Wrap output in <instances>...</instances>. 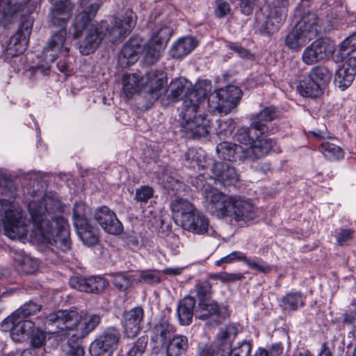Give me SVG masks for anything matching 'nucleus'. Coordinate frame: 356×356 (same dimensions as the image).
Listing matches in <instances>:
<instances>
[{"mask_svg": "<svg viewBox=\"0 0 356 356\" xmlns=\"http://www.w3.org/2000/svg\"><path fill=\"white\" fill-rule=\"evenodd\" d=\"M254 131H255L254 128L252 127L251 124L249 127H241L235 134L236 140L240 143L250 145L254 140L252 134Z\"/></svg>", "mask_w": 356, "mask_h": 356, "instance_id": "51", "label": "nucleus"}, {"mask_svg": "<svg viewBox=\"0 0 356 356\" xmlns=\"http://www.w3.org/2000/svg\"><path fill=\"white\" fill-rule=\"evenodd\" d=\"M195 303V299L191 296H185L179 302L177 315L181 325H188L192 323Z\"/></svg>", "mask_w": 356, "mask_h": 356, "instance_id": "29", "label": "nucleus"}, {"mask_svg": "<svg viewBox=\"0 0 356 356\" xmlns=\"http://www.w3.org/2000/svg\"><path fill=\"white\" fill-rule=\"evenodd\" d=\"M139 280L148 284H156L160 282L161 278L156 273L149 270L140 272Z\"/></svg>", "mask_w": 356, "mask_h": 356, "instance_id": "58", "label": "nucleus"}, {"mask_svg": "<svg viewBox=\"0 0 356 356\" xmlns=\"http://www.w3.org/2000/svg\"><path fill=\"white\" fill-rule=\"evenodd\" d=\"M334 44L327 38H319L307 47L302 54V61L312 65L330 58L334 51Z\"/></svg>", "mask_w": 356, "mask_h": 356, "instance_id": "14", "label": "nucleus"}, {"mask_svg": "<svg viewBox=\"0 0 356 356\" xmlns=\"http://www.w3.org/2000/svg\"><path fill=\"white\" fill-rule=\"evenodd\" d=\"M112 283L120 291H125L131 285V279L125 273H116L113 275Z\"/></svg>", "mask_w": 356, "mask_h": 356, "instance_id": "52", "label": "nucleus"}, {"mask_svg": "<svg viewBox=\"0 0 356 356\" xmlns=\"http://www.w3.org/2000/svg\"><path fill=\"white\" fill-rule=\"evenodd\" d=\"M226 309L225 307L220 306L217 302L209 300L198 303L196 317L201 320H206L212 316H219L222 311Z\"/></svg>", "mask_w": 356, "mask_h": 356, "instance_id": "34", "label": "nucleus"}, {"mask_svg": "<svg viewBox=\"0 0 356 356\" xmlns=\"http://www.w3.org/2000/svg\"><path fill=\"white\" fill-rule=\"evenodd\" d=\"M148 98L149 108L155 102L160 100L163 106H168L171 104L178 102L181 95L184 94L185 99L190 92L192 83L184 77L173 79L169 86L170 93L166 95L167 89L165 87L166 81L162 73L157 71H150L146 74L144 79Z\"/></svg>", "mask_w": 356, "mask_h": 356, "instance_id": "5", "label": "nucleus"}, {"mask_svg": "<svg viewBox=\"0 0 356 356\" xmlns=\"http://www.w3.org/2000/svg\"><path fill=\"white\" fill-rule=\"evenodd\" d=\"M298 89L300 95L306 97L316 98L322 92L320 83L313 81L309 77L301 81Z\"/></svg>", "mask_w": 356, "mask_h": 356, "instance_id": "39", "label": "nucleus"}, {"mask_svg": "<svg viewBox=\"0 0 356 356\" xmlns=\"http://www.w3.org/2000/svg\"><path fill=\"white\" fill-rule=\"evenodd\" d=\"M75 228L79 237L86 245L93 246L98 243V229L94 226L87 223Z\"/></svg>", "mask_w": 356, "mask_h": 356, "instance_id": "36", "label": "nucleus"}, {"mask_svg": "<svg viewBox=\"0 0 356 356\" xmlns=\"http://www.w3.org/2000/svg\"><path fill=\"white\" fill-rule=\"evenodd\" d=\"M243 277L244 276L241 273H222L218 275V280L225 283L241 280Z\"/></svg>", "mask_w": 356, "mask_h": 356, "instance_id": "63", "label": "nucleus"}, {"mask_svg": "<svg viewBox=\"0 0 356 356\" xmlns=\"http://www.w3.org/2000/svg\"><path fill=\"white\" fill-rule=\"evenodd\" d=\"M204 207L213 216L218 218L229 217L234 196L228 195L217 188L208 186L204 191Z\"/></svg>", "mask_w": 356, "mask_h": 356, "instance_id": "8", "label": "nucleus"}, {"mask_svg": "<svg viewBox=\"0 0 356 356\" xmlns=\"http://www.w3.org/2000/svg\"><path fill=\"white\" fill-rule=\"evenodd\" d=\"M154 195V189L149 186H142L136 188L135 200L138 202L147 203Z\"/></svg>", "mask_w": 356, "mask_h": 356, "instance_id": "54", "label": "nucleus"}, {"mask_svg": "<svg viewBox=\"0 0 356 356\" xmlns=\"http://www.w3.org/2000/svg\"><path fill=\"white\" fill-rule=\"evenodd\" d=\"M101 321V316L92 312L58 310L49 314L45 318L44 324L48 327L49 333H62L77 340L93 331Z\"/></svg>", "mask_w": 356, "mask_h": 356, "instance_id": "2", "label": "nucleus"}, {"mask_svg": "<svg viewBox=\"0 0 356 356\" xmlns=\"http://www.w3.org/2000/svg\"><path fill=\"white\" fill-rule=\"evenodd\" d=\"M70 284L80 291L98 293L103 291L108 283L104 277L92 276L72 277L70 280Z\"/></svg>", "mask_w": 356, "mask_h": 356, "instance_id": "19", "label": "nucleus"}, {"mask_svg": "<svg viewBox=\"0 0 356 356\" xmlns=\"http://www.w3.org/2000/svg\"><path fill=\"white\" fill-rule=\"evenodd\" d=\"M200 356H227L216 345H205L200 352Z\"/></svg>", "mask_w": 356, "mask_h": 356, "instance_id": "60", "label": "nucleus"}, {"mask_svg": "<svg viewBox=\"0 0 356 356\" xmlns=\"http://www.w3.org/2000/svg\"><path fill=\"white\" fill-rule=\"evenodd\" d=\"M318 21L316 13L310 10L305 13L294 26L312 40L319 32Z\"/></svg>", "mask_w": 356, "mask_h": 356, "instance_id": "27", "label": "nucleus"}, {"mask_svg": "<svg viewBox=\"0 0 356 356\" xmlns=\"http://www.w3.org/2000/svg\"><path fill=\"white\" fill-rule=\"evenodd\" d=\"M318 149L325 159L330 161H337L343 157V149L339 146L328 141L322 142Z\"/></svg>", "mask_w": 356, "mask_h": 356, "instance_id": "40", "label": "nucleus"}, {"mask_svg": "<svg viewBox=\"0 0 356 356\" xmlns=\"http://www.w3.org/2000/svg\"><path fill=\"white\" fill-rule=\"evenodd\" d=\"M256 135V133L254 134ZM260 136L257 137L256 140L250 144L249 147L243 149V154L242 156L245 160L254 161L266 155L273 148L275 142L267 138H259Z\"/></svg>", "mask_w": 356, "mask_h": 356, "instance_id": "23", "label": "nucleus"}, {"mask_svg": "<svg viewBox=\"0 0 356 356\" xmlns=\"http://www.w3.org/2000/svg\"><path fill=\"white\" fill-rule=\"evenodd\" d=\"M90 213V208L83 202H77L73 209V220L74 227L81 226L89 223L88 216Z\"/></svg>", "mask_w": 356, "mask_h": 356, "instance_id": "47", "label": "nucleus"}, {"mask_svg": "<svg viewBox=\"0 0 356 356\" xmlns=\"http://www.w3.org/2000/svg\"><path fill=\"white\" fill-rule=\"evenodd\" d=\"M211 90V81H201L194 88L191 87L190 92L183 99L182 110L180 113L182 119L181 127L186 134L191 138H200L209 134V121L204 116L197 115L196 113Z\"/></svg>", "mask_w": 356, "mask_h": 356, "instance_id": "4", "label": "nucleus"}, {"mask_svg": "<svg viewBox=\"0 0 356 356\" xmlns=\"http://www.w3.org/2000/svg\"><path fill=\"white\" fill-rule=\"evenodd\" d=\"M164 49L165 47L149 40L145 47V63L148 65L155 64L160 59Z\"/></svg>", "mask_w": 356, "mask_h": 356, "instance_id": "42", "label": "nucleus"}, {"mask_svg": "<svg viewBox=\"0 0 356 356\" xmlns=\"http://www.w3.org/2000/svg\"><path fill=\"white\" fill-rule=\"evenodd\" d=\"M257 0H241L240 8L241 13L245 15H249L253 11L254 6Z\"/></svg>", "mask_w": 356, "mask_h": 356, "instance_id": "64", "label": "nucleus"}, {"mask_svg": "<svg viewBox=\"0 0 356 356\" xmlns=\"http://www.w3.org/2000/svg\"><path fill=\"white\" fill-rule=\"evenodd\" d=\"M289 0H274L265 20L261 23L259 32L267 36L277 32L286 19Z\"/></svg>", "mask_w": 356, "mask_h": 356, "instance_id": "11", "label": "nucleus"}, {"mask_svg": "<svg viewBox=\"0 0 356 356\" xmlns=\"http://www.w3.org/2000/svg\"><path fill=\"white\" fill-rule=\"evenodd\" d=\"M280 305L285 311H296L305 305V298L300 292L291 291L282 298Z\"/></svg>", "mask_w": 356, "mask_h": 356, "instance_id": "38", "label": "nucleus"}, {"mask_svg": "<svg viewBox=\"0 0 356 356\" xmlns=\"http://www.w3.org/2000/svg\"><path fill=\"white\" fill-rule=\"evenodd\" d=\"M175 332V326L170 323L169 318L164 314L151 327L150 341L152 343L164 346Z\"/></svg>", "mask_w": 356, "mask_h": 356, "instance_id": "18", "label": "nucleus"}, {"mask_svg": "<svg viewBox=\"0 0 356 356\" xmlns=\"http://www.w3.org/2000/svg\"><path fill=\"white\" fill-rule=\"evenodd\" d=\"M216 151L218 157L223 161L219 162L243 161V148L236 143L224 141L217 145Z\"/></svg>", "mask_w": 356, "mask_h": 356, "instance_id": "26", "label": "nucleus"}, {"mask_svg": "<svg viewBox=\"0 0 356 356\" xmlns=\"http://www.w3.org/2000/svg\"><path fill=\"white\" fill-rule=\"evenodd\" d=\"M181 226L190 232L203 235L208 233L209 220L202 212L196 209L189 217L184 218Z\"/></svg>", "mask_w": 356, "mask_h": 356, "instance_id": "24", "label": "nucleus"}, {"mask_svg": "<svg viewBox=\"0 0 356 356\" xmlns=\"http://www.w3.org/2000/svg\"><path fill=\"white\" fill-rule=\"evenodd\" d=\"M145 76L146 74L140 78L136 74H127L123 76L122 88L127 97H131L134 94L142 90L144 92V97L148 101L147 89L145 88L146 83L144 81Z\"/></svg>", "mask_w": 356, "mask_h": 356, "instance_id": "28", "label": "nucleus"}, {"mask_svg": "<svg viewBox=\"0 0 356 356\" xmlns=\"http://www.w3.org/2000/svg\"><path fill=\"white\" fill-rule=\"evenodd\" d=\"M354 231L351 229H341L337 236V244L343 245L353 238Z\"/></svg>", "mask_w": 356, "mask_h": 356, "instance_id": "62", "label": "nucleus"}, {"mask_svg": "<svg viewBox=\"0 0 356 356\" xmlns=\"http://www.w3.org/2000/svg\"><path fill=\"white\" fill-rule=\"evenodd\" d=\"M355 74L348 71L345 67H340L336 72L334 83L340 90L348 88L355 79Z\"/></svg>", "mask_w": 356, "mask_h": 356, "instance_id": "43", "label": "nucleus"}, {"mask_svg": "<svg viewBox=\"0 0 356 356\" xmlns=\"http://www.w3.org/2000/svg\"><path fill=\"white\" fill-rule=\"evenodd\" d=\"M165 346L166 356H182L188 348V340L184 335L173 334Z\"/></svg>", "mask_w": 356, "mask_h": 356, "instance_id": "33", "label": "nucleus"}, {"mask_svg": "<svg viewBox=\"0 0 356 356\" xmlns=\"http://www.w3.org/2000/svg\"><path fill=\"white\" fill-rule=\"evenodd\" d=\"M136 24V15L131 10H127L121 18H114L111 25L104 30L106 37L113 43L124 39L129 34Z\"/></svg>", "mask_w": 356, "mask_h": 356, "instance_id": "13", "label": "nucleus"}, {"mask_svg": "<svg viewBox=\"0 0 356 356\" xmlns=\"http://www.w3.org/2000/svg\"><path fill=\"white\" fill-rule=\"evenodd\" d=\"M211 170L214 179L224 186L234 185L238 181V175L231 163L215 162Z\"/></svg>", "mask_w": 356, "mask_h": 356, "instance_id": "22", "label": "nucleus"}, {"mask_svg": "<svg viewBox=\"0 0 356 356\" xmlns=\"http://www.w3.org/2000/svg\"><path fill=\"white\" fill-rule=\"evenodd\" d=\"M236 327L233 325H229L225 328L221 329L218 334V337L223 341H225L228 343H231L236 338Z\"/></svg>", "mask_w": 356, "mask_h": 356, "instance_id": "57", "label": "nucleus"}, {"mask_svg": "<svg viewBox=\"0 0 356 356\" xmlns=\"http://www.w3.org/2000/svg\"><path fill=\"white\" fill-rule=\"evenodd\" d=\"M172 34V30L170 26L166 24L160 25L159 27L154 31L150 40L165 47Z\"/></svg>", "mask_w": 356, "mask_h": 356, "instance_id": "48", "label": "nucleus"}, {"mask_svg": "<svg viewBox=\"0 0 356 356\" xmlns=\"http://www.w3.org/2000/svg\"><path fill=\"white\" fill-rule=\"evenodd\" d=\"M93 217L100 227L109 234L118 235L123 231L122 224L117 218L115 213L106 206L97 207Z\"/></svg>", "mask_w": 356, "mask_h": 356, "instance_id": "15", "label": "nucleus"}, {"mask_svg": "<svg viewBox=\"0 0 356 356\" xmlns=\"http://www.w3.org/2000/svg\"><path fill=\"white\" fill-rule=\"evenodd\" d=\"M14 259L19 268H20L19 270L26 274H31L38 269V264L37 260L25 254L24 252L15 254Z\"/></svg>", "mask_w": 356, "mask_h": 356, "instance_id": "41", "label": "nucleus"}, {"mask_svg": "<svg viewBox=\"0 0 356 356\" xmlns=\"http://www.w3.org/2000/svg\"><path fill=\"white\" fill-rule=\"evenodd\" d=\"M41 308L42 306L40 304L33 300H30L24 304L13 314H14V316H19L22 318L33 320V317L40 312Z\"/></svg>", "mask_w": 356, "mask_h": 356, "instance_id": "46", "label": "nucleus"}, {"mask_svg": "<svg viewBox=\"0 0 356 356\" xmlns=\"http://www.w3.org/2000/svg\"><path fill=\"white\" fill-rule=\"evenodd\" d=\"M32 223V234L45 245L46 259L51 263L63 260L71 250L70 225L62 215L61 202L56 193L48 192L40 202L28 204Z\"/></svg>", "mask_w": 356, "mask_h": 356, "instance_id": "1", "label": "nucleus"}, {"mask_svg": "<svg viewBox=\"0 0 356 356\" xmlns=\"http://www.w3.org/2000/svg\"><path fill=\"white\" fill-rule=\"evenodd\" d=\"M245 255L240 251H234L228 255L221 258L216 261V266H220L222 264H229L236 260H241L244 262Z\"/></svg>", "mask_w": 356, "mask_h": 356, "instance_id": "59", "label": "nucleus"}, {"mask_svg": "<svg viewBox=\"0 0 356 356\" xmlns=\"http://www.w3.org/2000/svg\"><path fill=\"white\" fill-rule=\"evenodd\" d=\"M257 216V209L250 200L234 196L229 218L238 222H247L254 220Z\"/></svg>", "mask_w": 356, "mask_h": 356, "instance_id": "16", "label": "nucleus"}, {"mask_svg": "<svg viewBox=\"0 0 356 356\" xmlns=\"http://www.w3.org/2000/svg\"><path fill=\"white\" fill-rule=\"evenodd\" d=\"M195 291L199 302H206L210 300L211 295V284L207 281L197 282L195 286Z\"/></svg>", "mask_w": 356, "mask_h": 356, "instance_id": "50", "label": "nucleus"}, {"mask_svg": "<svg viewBox=\"0 0 356 356\" xmlns=\"http://www.w3.org/2000/svg\"><path fill=\"white\" fill-rule=\"evenodd\" d=\"M33 19L31 16H24L17 31L13 35L8 43L6 49L7 56L14 57L23 54L26 50L29 37L31 33Z\"/></svg>", "mask_w": 356, "mask_h": 356, "instance_id": "12", "label": "nucleus"}, {"mask_svg": "<svg viewBox=\"0 0 356 356\" xmlns=\"http://www.w3.org/2000/svg\"><path fill=\"white\" fill-rule=\"evenodd\" d=\"M281 111L274 106L262 108L258 113L250 118L251 126L254 128L256 136H261L268 131V123L277 120L281 116Z\"/></svg>", "mask_w": 356, "mask_h": 356, "instance_id": "17", "label": "nucleus"}, {"mask_svg": "<svg viewBox=\"0 0 356 356\" xmlns=\"http://www.w3.org/2000/svg\"><path fill=\"white\" fill-rule=\"evenodd\" d=\"M54 5L49 17L53 25L63 27L72 16L74 4L70 0H49Z\"/></svg>", "mask_w": 356, "mask_h": 356, "instance_id": "20", "label": "nucleus"}, {"mask_svg": "<svg viewBox=\"0 0 356 356\" xmlns=\"http://www.w3.org/2000/svg\"><path fill=\"white\" fill-rule=\"evenodd\" d=\"M197 45V40L191 37H184L173 44L170 54L174 58H181L189 54Z\"/></svg>", "mask_w": 356, "mask_h": 356, "instance_id": "31", "label": "nucleus"}, {"mask_svg": "<svg viewBox=\"0 0 356 356\" xmlns=\"http://www.w3.org/2000/svg\"><path fill=\"white\" fill-rule=\"evenodd\" d=\"M185 165L190 168L202 170L207 165V160L202 150L191 148L185 153Z\"/></svg>", "mask_w": 356, "mask_h": 356, "instance_id": "37", "label": "nucleus"}, {"mask_svg": "<svg viewBox=\"0 0 356 356\" xmlns=\"http://www.w3.org/2000/svg\"><path fill=\"white\" fill-rule=\"evenodd\" d=\"M310 40H312L307 35L293 26L285 37V44L289 49L298 51L306 42Z\"/></svg>", "mask_w": 356, "mask_h": 356, "instance_id": "35", "label": "nucleus"}, {"mask_svg": "<svg viewBox=\"0 0 356 356\" xmlns=\"http://www.w3.org/2000/svg\"><path fill=\"white\" fill-rule=\"evenodd\" d=\"M332 73L328 68L323 65H318L313 67L309 74V77L313 81L320 83V86L327 84L332 79Z\"/></svg>", "mask_w": 356, "mask_h": 356, "instance_id": "45", "label": "nucleus"}, {"mask_svg": "<svg viewBox=\"0 0 356 356\" xmlns=\"http://www.w3.org/2000/svg\"><path fill=\"white\" fill-rule=\"evenodd\" d=\"M143 317L144 310L141 307H136L124 313L122 326L128 338L134 337L139 333Z\"/></svg>", "mask_w": 356, "mask_h": 356, "instance_id": "21", "label": "nucleus"}, {"mask_svg": "<svg viewBox=\"0 0 356 356\" xmlns=\"http://www.w3.org/2000/svg\"><path fill=\"white\" fill-rule=\"evenodd\" d=\"M121 334L115 327L104 330L90 344L89 352L92 356H111L117 348Z\"/></svg>", "mask_w": 356, "mask_h": 356, "instance_id": "10", "label": "nucleus"}, {"mask_svg": "<svg viewBox=\"0 0 356 356\" xmlns=\"http://www.w3.org/2000/svg\"><path fill=\"white\" fill-rule=\"evenodd\" d=\"M29 337H31V344L33 347L32 349L39 348L44 344L46 332L39 329L38 327L36 330L33 328L31 335Z\"/></svg>", "mask_w": 356, "mask_h": 356, "instance_id": "55", "label": "nucleus"}, {"mask_svg": "<svg viewBox=\"0 0 356 356\" xmlns=\"http://www.w3.org/2000/svg\"><path fill=\"white\" fill-rule=\"evenodd\" d=\"M244 263L250 269L264 274L268 273L272 270L271 266L261 259H259L257 261H252L245 257Z\"/></svg>", "mask_w": 356, "mask_h": 356, "instance_id": "53", "label": "nucleus"}, {"mask_svg": "<svg viewBox=\"0 0 356 356\" xmlns=\"http://www.w3.org/2000/svg\"><path fill=\"white\" fill-rule=\"evenodd\" d=\"M170 207L174 217L180 225L183 224L185 217L187 218L197 209L189 201L182 198L175 200Z\"/></svg>", "mask_w": 356, "mask_h": 356, "instance_id": "32", "label": "nucleus"}, {"mask_svg": "<svg viewBox=\"0 0 356 356\" xmlns=\"http://www.w3.org/2000/svg\"><path fill=\"white\" fill-rule=\"evenodd\" d=\"M66 35V29L61 28L48 40L47 44L43 50V56L47 61L54 62L57 58L58 54L63 49Z\"/></svg>", "mask_w": 356, "mask_h": 356, "instance_id": "25", "label": "nucleus"}, {"mask_svg": "<svg viewBox=\"0 0 356 356\" xmlns=\"http://www.w3.org/2000/svg\"><path fill=\"white\" fill-rule=\"evenodd\" d=\"M143 46L137 39H130L122 49L119 55V60L122 63L130 65L138 58V54L142 51Z\"/></svg>", "mask_w": 356, "mask_h": 356, "instance_id": "30", "label": "nucleus"}, {"mask_svg": "<svg viewBox=\"0 0 356 356\" xmlns=\"http://www.w3.org/2000/svg\"><path fill=\"white\" fill-rule=\"evenodd\" d=\"M175 172L171 168L168 166L163 167L157 175L159 183L167 189L174 190L175 186L178 184V181L175 178Z\"/></svg>", "mask_w": 356, "mask_h": 356, "instance_id": "44", "label": "nucleus"}, {"mask_svg": "<svg viewBox=\"0 0 356 356\" xmlns=\"http://www.w3.org/2000/svg\"><path fill=\"white\" fill-rule=\"evenodd\" d=\"M231 8L229 3L222 1L216 2L215 15L218 18H222L230 13Z\"/></svg>", "mask_w": 356, "mask_h": 356, "instance_id": "61", "label": "nucleus"}, {"mask_svg": "<svg viewBox=\"0 0 356 356\" xmlns=\"http://www.w3.org/2000/svg\"><path fill=\"white\" fill-rule=\"evenodd\" d=\"M79 8L81 11L76 15L73 24V35L74 38L84 36L79 42V49L82 55H89L97 49L106 38L104 30L107 27V22L102 21L99 24H91L99 8L98 3L89 4V0H80Z\"/></svg>", "mask_w": 356, "mask_h": 356, "instance_id": "3", "label": "nucleus"}, {"mask_svg": "<svg viewBox=\"0 0 356 356\" xmlns=\"http://www.w3.org/2000/svg\"><path fill=\"white\" fill-rule=\"evenodd\" d=\"M147 343V337H141L138 338L128 351L127 356H142L145 350Z\"/></svg>", "mask_w": 356, "mask_h": 356, "instance_id": "56", "label": "nucleus"}, {"mask_svg": "<svg viewBox=\"0 0 356 356\" xmlns=\"http://www.w3.org/2000/svg\"><path fill=\"white\" fill-rule=\"evenodd\" d=\"M43 319L41 317H36L35 321L31 319L22 318L19 316H15L12 314L10 316L5 318L1 324V328L2 330H9L10 332V337L13 341L15 342H20L23 341L25 337L31 335V332L35 326L39 327L40 325V321L45 326V328L48 330V327L44 324L45 318ZM48 332L49 330H47Z\"/></svg>", "mask_w": 356, "mask_h": 356, "instance_id": "9", "label": "nucleus"}, {"mask_svg": "<svg viewBox=\"0 0 356 356\" xmlns=\"http://www.w3.org/2000/svg\"><path fill=\"white\" fill-rule=\"evenodd\" d=\"M242 94L241 90L233 85L213 91L207 101L210 111L225 115L229 113L237 106Z\"/></svg>", "mask_w": 356, "mask_h": 356, "instance_id": "7", "label": "nucleus"}, {"mask_svg": "<svg viewBox=\"0 0 356 356\" xmlns=\"http://www.w3.org/2000/svg\"><path fill=\"white\" fill-rule=\"evenodd\" d=\"M356 49V32L346 38L339 45L338 59L343 61L347 56Z\"/></svg>", "mask_w": 356, "mask_h": 356, "instance_id": "49", "label": "nucleus"}, {"mask_svg": "<svg viewBox=\"0 0 356 356\" xmlns=\"http://www.w3.org/2000/svg\"><path fill=\"white\" fill-rule=\"evenodd\" d=\"M0 222L5 234L11 239H22L27 234V225L19 207L7 200H0Z\"/></svg>", "mask_w": 356, "mask_h": 356, "instance_id": "6", "label": "nucleus"}]
</instances>
